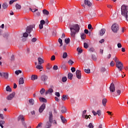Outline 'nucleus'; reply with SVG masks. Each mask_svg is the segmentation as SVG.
<instances>
[{
  "label": "nucleus",
  "mask_w": 128,
  "mask_h": 128,
  "mask_svg": "<svg viewBox=\"0 0 128 128\" xmlns=\"http://www.w3.org/2000/svg\"><path fill=\"white\" fill-rule=\"evenodd\" d=\"M58 42L60 44V46H62V40L60 38L58 40Z\"/></svg>",
  "instance_id": "obj_41"
},
{
  "label": "nucleus",
  "mask_w": 128,
  "mask_h": 128,
  "mask_svg": "<svg viewBox=\"0 0 128 128\" xmlns=\"http://www.w3.org/2000/svg\"><path fill=\"white\" fill-rule=\"evenodd\" d=\"M42 12L45 16H48L50 14V12L45 9L42 10Z\"/></svg>",
  "instance_id": "obj_20"
},
{
  "label": "nucleus",
  "mask_w": 128,
  "mask_h": 128,
  "mask_svg": "<svg viewBox=\"0 0 128 128\" xmlns=\"http://www.w3.org/2000/svg\"><path fill=\"white\" fill-rule=\"evenodd\" d=\"M61 112L62 114L66 112V108L64 106H62Z\"/></svg>",
  "instance_id": "obj_25"
},
{
  "label": "nucleus",
  "mask_w": 128,
  "mask_h": 128,
  "mask_svg": "<svg viewBox=\"0 0 128 128\" xmlns=\"http://www.w3.org/2000/svg\"><path fill=\"white\" fill-rule=\"evenodd\" d=\"M3 36H4V38H6V40H8V34L6 33V34H4Z\"/></svg>",
  "instance_id": "obj_45"
},
{
  "label": "nucleus",
  "mask_w": 128,
  "mask_h": 128,
  "mask_svg": "<svg viewBox=\"0 0 128 128\" xmlns=\"http://www.w3.org/2000/svg\"><path fill=\"white\" fill-rule=\"evenodd\" d=\"M100 72H106V68H104V67H102V68H100Z\"/></svg>",
  "instance_id": "obj_38"
},
{
  "label": "nucleus",
  "mask_w": 128,
  "mask_h": 128,
  "mask_svg": "<svg viewBox=\"0 0 128 128\" xmlns=\"http://www.w3.org/2000/svg\"><path fill=\"white\" fill-rule=\"evenodd\" d=\"M6 92H12V89L10 88V86H8L6 87Z\"/></svg>",
  "instance_id": "obj_37"
},
{
  "label": "nucleus",
  "mask_w": 128,
  "mask_h": 128,
  "mask_svg": "<svg viewBox=\"0 0 128 128\" xmlns=\"http://www.w3.org/2000/svg\"><path fill=\"white\" fill-rule=\"evenodd\" d=\"M50 60H56V56H54V55L52 56Z\"/></svg>",
  "instance_id": "obj_57"
},
{
  "label": "nucleus",
  "mask_w": 128,
  "mask_h": 128,
  "mask_svg": "<svg viewBox=\"0 0 128 128\" xmlns=\"http://www.w3.org/2000/svg\"><path fill=\"white\" fill-rule=\"evenodd\" d=\"M92 113L93 114L94 116H96L98 114L97 112H94V110H92Z\"/></svg>",
  "instance_id": "obj_64"
},
{
  "label": "nucleus",
  "mask_w": 128,
  "mask_h": 128,
  "mask_svg": "<svg viewBox=\"0 0 128 128\" xmlns=\"http://www.w3.org/2000/svg\"><path fill=\"white\" fill-rule=\"evenodd\" d=\"M4 123H5V122H4V120H1L0 121V125L4 124Z\"/></svg>",
  "instance_id": "obj_63"
},
{
  "label": "nucleus",
  "mask_w": 128,
  "mask_h": 128,
  "mask_svg": "<svg viewBox=\"0 0 128 128\" xmlns=\"http://www.w3.org/2000/svg\"><path fill=\"white\" fill-rule=\"evenodd\" d=\"M34 28V26L30 25L28 26H27L26 29V32H28V34H30L32 32V29Z\"/></svg>",
  "instance_id": "obj_7"
},
{
  "label": "nucleus",
  "mask_w": 128,
  "mask_h": 128,
  "mask_svg": "<svg viewBox=\"0 0 128 128\" xmlns=\"http://www.w3.org/2000/svg\"><path fill=\"white\" fill-rule=\"evenodd\" d=\"M76 74L78 80H80V78H82V72L80 70H76Z\"/></svg>",
  "instance_id": "obj_9"
},
{
  "label": "nucleus",
  "mask_w": 128,
  "mask_h": 128,
  "mask_svg": "<svg viewBox=\"0 0 128 128\" xmlns=\"http://www.w3.org/2000/svg\"><path fill=\"white\" fill-rule=\"evenodd\" d=\"M62 100L63 101H64L66 100H68V95H63L62 97Z\"/></svg>",
  "instance_id": "obj_17"
},
{
  "label": "nucleus",
  "mask_w": 128,
  "mask_h": 128,
  "mask_svg": "<svg viewBox=\"0 0 128 128\" xmlns=\"http://www.w3.org/2000/svg\"><path fill=\"white\" fill-rule=\"evenodd\" d=\"M24 83L23 78H20L19 79V84H24Z\"/></svg>",
  "instance_id": "obj_21"
},
{
  "label": "nucleus",
  "mask_w": 128,
  "mask_h": 128,
  "mask_svg": "<svg viewBox=\"0 0 128 128\" xmlns=\"http://www.w3.org/2000/svg\"><path fill=\"white\" fill-rule=\"evenodd\" d=\"M84 4L86 6H89V8H90L92 6V2L88 0H84Z\"/></svg>",
  "instance_id": "obj_14"
},
{
  "label": "nucleus",
  "mask_w": 128,
  "mask_h": 128,
  "mask_svg": "<svg viewBox=\"0 0 128 128\" xmlns=\"http://www.w3.org/2000/svg\"><path fill=\"white\" fill-rule=\"evenodd\" d=\"M110 92H116V87L114 86V83L110 84Z\"/></svg>",
  "instance_id": "obj_10"
},
{
  "label": "nucleus",
  "mask_w": 128,
  "mask_h": 128,
  "mask_svg": "<svg viewBox=\"0 0 128 128\" xmlns=\"http://www.w3.org/2000/svg\"><path fill=\"white\" fill-rule=\"evenodd\" d=\"M18 120H22V122L23 124V126H24V128H26V124L24 123V116L22 115H20L18 118Z\"/></svg>",
  "instance_id": "obj_6"
},
{
  "label": "nucleus",
  "mask_w": 128,
  "mask_h": 128,
  "mask_svg": "<svg viewBox=\"0 0 128 128\" xmlns=\"http://www.w3.org/2000/svg\"><path fill=\"white\" fill-rule=\"evenodd\" d=\"M121 14L124 16L128 22V6L126 5H122L121 8Z\"/></svg>",
  "instance_id": "obj_2"
},
{
  "label": "nucleus",
  "mask_w": 128,
  "mask_h": 128,
  "mask_svg": "<svg viewBox=\"0 0 128 128\" xmlns=\"http://www.w3.org/2000/svg\"><path fill=\"white\" fill-rule=\"evenodd\" d=\"M88 128H94V125H92V124L90 123V124L88 125Z\"/></svg>",
  "instance_id": "obj_56"
},
{
  "label": "nucleus",
  "mask_w": 128,
  "mask_h": 128,
  "mask_svg": "<svg viewBox=\"0 0 128 128\" xmlns=\"http://www.w3.org/2000/svg\"><path fill=\"white\" fill-rule=\"evenodd\" d=\"M71 70L72 72H76V68L74 67H72L71 68Z\"/></svg>",
  "instance_id": "obj_61"
},
{
  "label": "nucleus",
  "mask_w": 128,
  "mask_h": 128,
  "mask_svg": "<svg viewBox=\"0 0 128 128\" xmlns=\"http://www.w3.org/2000/svg\"><path fill=\"white\" fill-rule=\"evenodd\" d=\"M110 66H114V61H112L110 63Z\"/></svg>",
  "instance_id": "obj_60"
},
{
  "label": "nucleus",
  "mask_w": 128,
  "mask_h": 128,
  "mask_svg": "<svg viewBox=\"0 0 128 128\" xmlns=\"http://www.w3.org/2000/svg\"><path fill=\"white\" fill-rule=\"evenodd\" d=\"M80 38L82 40H86V35L84 33H82L80 34Z\"/></svg>",
  "instance_id": "obj_29"
},
{
  "label": "nucleus",
  "mask_w": 128,
  "mask_h": 128,
  "mask_svg": "<svg viewBox=\"0 0 128 128\" xmlns=\"http://www.w3.org/2000/svg\"><path fill=\"white\" fill-rule=\"evenodd\" d=\"M8 5L7 2H4L2 5V7L4 10H6V8H8Z\"/></svg>",
  "instance_id": "obj_18"
},
{
  "label": "nucleus",
  "mask_w": 128,
  "mask_h": 128,
  "mask_svg": "<svg viewBox=\"0 0 128 128\" xmlns=\"http://www.w3.org/2000/svg\"><path fill=\"white\" fill-rule=\"evenodd\" d=\"M68 64H69L70 66H72L73 64H74V61H72V60H70L68 61Z\"/></svg>",
  "instance_id": "obj_47"
},
{
  "label": "nucleus",
  "mask_w": 128,
  "mask_h": 128,
  "mask_svg": "<svg viewBox=\"0 0 128 128\" xmlns=\"http://www.w3.org/2000/svg\"><path fill=\"white\" fill-rule=\"evenodd\" d=\"M14 96H16V92H13L12 94L8 96L6 100H12L14 97Z\"/></svg>",
  "instance_id": "obj_8"
},
{
  "label": "nucleus",
  "mask_w": 128,
  "mask_h": 128,
  "mask_svg": "<svg viewBox=\"0 0 128 128\" xmlns=\"http://www.w3.org/2000/svg\"><path fill=\"white\" fill-rule=\"evenodd\" d=\"M116 67L118 68L120 72H122V68H124V64H122V62L120 61L119 62H117L116 63Z\"/></svg>",
  "instance_id": "obj_5"
},
{
  "label": "nucleus",
  "mask_w": 128,
  "mask_h": 128,
  "mask_svg": "<svg viewBox=\"0 0 128 128\" xmlns=\"http://www.w3.org/2000/svg\"><path fill=\"white\" fill-rule=\"evenodd\" d=\"M64 42L66 44H70V38H66Z\"/></svg>",
  "instance_id": "obj_32"
},
{
  "label": "nucleus",
  "mask_w": 128,
  "mask_h": 128,
  "mask_svg": "<svg viewBox=\"0 0 128 128\" xmlns=\"http://www.w3.org/2000/svg\"><path fill=\"white\" fill-rule=\"evenodd\" d=\"M15 6L17 10H20L22 8V6L18 4H16Z\"/></svg>",
  "instance_id": "obj_31"
},
{
  "label": "nucleus",
  "mask_w": 128,
  "mask_h": 128,
  "mask_svg": "<svg viewBox=\"0 0 128 128\" xmlns=\"http://www.w3.org/2000/svg\"><path fill=\"white\" fill-rule=\"evenodd\" d=\"M86 110H84L83 111L82 115V118H86V120H88V118H90V116L92 118V116L90 115H89V116L86 115Z\"/></svg>",
  "instance_id": "obj_12"
},
{
  "label": "nucleus",
  "mask_w": 128,
  "mask_h": 128,
  "mask_svg": "<svg viewBox=\"0 0 128 128\" xmlns=\"http://www.w3.org/2000/svg\"><path fill=\"white\" fill-rule=\"evenodd\" d=\"M77 51L78 52L79 54H82V50L80 48H77Z\"/></svg>",
  "instance_id": "obj_49"
},
{
  "label": "nucleus",
  "mask_w": 128,
  "mask_h": 128,
  "mask_svg": "<svg viewBox=\"0 0 128 128\" xmlns=\"http://www.w3.org/2000/svg\"><path fill=\"white\" fill-rule=\"evenodd\" d=\"M23 36L24 38H28V33L27 32H24L23 34Z\"/></svg>",
  "instance_id": "obj_44"
},
{
  "label": "nucleus",
  "mask_w": 128,
  "mask_h": 128,
  "mask_svg": "<svg viewBox=\"0 0 128 128\" xmlns=\"http://www.w3.org/2000/svg\"><path fill=\"white\" fill-rule=\"evenodd\" d=\"M20 74H22V70H18L15 71V74H16V76H18Z\"/></svg>",
  "instance_id": "obj_35"
},
{
  "label": "nucleus",
  "mask_w": 128,
  "mask_h": 128,
  "mask_svg": "<svg viewBox=\"0 0 128 128\" xmlns=\"http://www.w3.org/2000/svg\"><path fill=\"white\" fill-rule=\"evenodd\" d=\"M29 103L31 106H34V99L29 100Z\"/></svg>",
  "instance_id": "obj_27"
},
{
  "label": "nucleus",
  "mask_w": 128,
  "mask_h": 128,
  "mask_svg": "<svg viewBox=\"0 0 128 128\" xmlns=\"http://www.w3.org/2000/svg\"><path fill=\"white\" fill-rule=\"evenodd\" d=\"M104 34H106V28H102L100 32V34L102 36Z\"/></svg>",
  "instance_id": "obj_26"
},
{
  "label": "nucleus",
  "mask_w": 128,
  "mask_h": 128,
  "mask_svg": "<svg viewBox=\"0 0 128 128\" xmlns=\"http://www.w3.org/2000/svg\"><path fill=\"white\" fill-rule=\"evenodd\" d=\"M40 24H46V22L44 21V20H40Z\"/></svg>",
  "instance_id": "obj_62"
},
{
  "label": "nucleus",
  "mask_w": 128,
  "mask_h": 128,
  "mask_svg": "<svg viewBox=\"0 0 128 128\" xmlns=\"http://www.w3.org/2000/svg\"><path fill=\"white\" fill-rule=\"evenodd\" d=\"M88 30H94V28H92V24H88Z\"/></svg>",
  "instance_id": "obj_55"
},
{
  "label": "nucleus",
  "mask_w": 128,
  "mask_h": 128,
  "mask_svg": "<svg viewBox=\"0 0 128 128\" xmlns=\"http://www.w3.org/2000/svg\"><path fill=\"white\" fill-rule=\"evenodd\" d=\"M55 96H58V98H60V94L58 92H56Z\"/></svg>",
  "instance_id": "obj_52"
},
{
  "label": "nucleus",
  "mask_w": 128,
  "mask_h": 128,
  "mask_svg": "<svg viewBox=\"0 0 128 128\" xmlns=\"http://www.w3.org/2000/svg\"><path fill=\"white\" fill-rule=\"evenodd\" d=\"M66 80H67L66 77H62V82H66Z\"/></svg>",
  "instance_id": "obj_51"
},
{
  "label": "nucleus",
  "mask_w": 128,
  "mask_h": 128,
  "mask_svg": "<svg viewBox=\"0 0 128 128\" xmlns=\"http://www.w3.org/2000/svg\"><path fill=\"white\" fill-rule=\"evenodd\" d=\"M3 76L5 78L8 79V72H4L3 73Z\"/></svg>",
  "instance_id": "obj_30"
},
{
  "label": "nucleus",
  "mask_w": 128,
  "mask_h": 128,
  "mask_svg": "<svg viewBox=\"0 0 128 128\" xmlns=\"http://www.w3.org/2000/svg\"><path fill=\"white\" fill-rule=\"evenodd\" d=\"M38 64H44V60L41 58H38Z\"/></svg>",
  "instance_id": "obj_23"
},
{
  "label": "nucleus",
  "mask_w": 128,
  "mask_h": 128,
  "mask_svg": "<svg viewBox=\"0 0 128 128\" xmlns=\"http://www.w3.org/2000/svg\"><path fill=\"white\" fill-rule=\"evenodd\" d=\"M44 108H46V104H43L39 108V112H44Z\"/></svg>",
  "instance_id": "obj_13"
},
{
  "label": "nucleus",
  "mask_w": 128,
  "mask_h": 128,
  "mask_svg": "<svg viewBox=\"0 0 128 128\" xmlns=\"http://www.w3.org/2000/svg\"><path fill=\"white\" fill-rule=\"evenodd\" d=\"M72 76H74V74H72L70 72L68 74V78L69 80H72Z\"/></svg>",
  "instance_id": "obj_28"
},
{
  "label": "nucleus",
  "mask_w": 128,
  "mask_h": 128,
  "mask_svg": "<svg viewBox=\"0 0 128 128\" xmlns=\"http://www.w3.org/2000/svg\"><path fill=\"white\" fill-rule=\"evenodd\" d=\"M54 118L52 116V112H49L48 121L46 122L45 128H50L52 127V124L54 122Z\"/></svg>",
  "instance_id": "obj_3"
},
{
  "label": "nucleus",
  "mask_w": 128,
  "mask_h": 128,
  "mask_svg": "<svg viewBox=\"0 0 128 128\" xmlns=\"http://www.w3.org/2000/svg\"><path fill=\"white\" fill-rule=\"evenodd\" d=\"M48 77L46 75H42L40 77L41 80L44 82H46L48 80Z\"/></svg>",
  "instance_id": "obj_11"
},
{
  "label": "nucleus",
  "mask_w": 128,
  "mask_h": 128,
  "mask_svg": "<svg viewBox=\"0 0 128 128\" xmlns=\"http://www.w3.org/2000/svg\"><path fill=\"white\" fill-rule=\"evenodd\" d=\"M39 100H40V102H46V99L42 98V97H40L39 98Z\"/></svg>",
  "instance_id": "obj_24"
},
{
  "label": "nucleus",
  "mask_w": 128,
  "mask_h": 128,
  "mask_svg": "<svg viewBox=\"0 0 128 128\" xmlns=\"http://www.w3.org/2000/svg\"><path fill=\"white\" fill-rule=\"evenodd\" d=\"M84 48H88V44L86 42H84Z\"/></svg>",
  "instance_id": "obj_43"
},
{
  "label": "nucleus",
  "mask_w": 128,
  "mask_h": 128,
  "mask_svg": "<svg viewBox=\"0 0 128 128\" xmlns=\"http://www.w3.org/2000/svg\"><path fill=\"white\" fill-rule=\"evenodd\" d=\"M30 10H31V12H38V9H32V8H29Z\"/></svg>",
  "instance_id": "obj_39"
},
{
  "label": "nucleus",
  "mask_w": 128,
  "mask_h": 128,
  "mask_svg": "<svg viewBox=\"0 0 128 128\" xmlns=\"http://www.w3.org/2000/svg\"><path fill=\"white\" fill-rule=\"evenodd\" d=\"M108 102V100L106 98H104L102 100V104L104 106H106V102Z\"/></svg>",
  "instance_id": "obj_22"
},
{
  "label": "nucleus",
  "mask_w": 128,
  "mask_h": 128,
  "mask_svg": "<svg viewBox=\"0 0 128 128\" xmlns=\"http://www.w3.org/2000/svg\"><path fill=\"white\" fill-rule=\"evenodd\" d=\"M32 80H38V76L37 75H32L31 76Z\"/></svg>",
  "instance_id": "obj_19"
},
{
  "label": "nucleus",
  "mask_w": 128,
  "mask_h": 128,
  "mask_svg": "<svg viewBox=\"0 0 128 128\" xmlns=\"http://www.w3.org/2000/svg\"><path fill=\"white\" fill-rule=\"evenodd\" d=\"M97 114H98V116H101L102 114V111H100V110H98L97 111Z\"/></svg>",
  "instance_id": "obj_54"
},
{
  "label": "nucleus",
  "mask_w": 128,
  "mask_h": 128,
  "mask_svg": "<svg viewBox=\"0 0 128 128\" xmlns=\"http://www.w3.org/2000/svg\"><path fill=\"white\" fill-rule=\"evenodd\" d=\"M111 28L113 32H118V30H119L118 24H113Z\"/></svg>",
  "instance_id": "obj_4"
},
{
  "label": "nucleus",
  "mask_w": 128,
  "mask_h": 128,
  "mask_svg": "<svg viewBox=\"0 0 128 128\" xmlns=\"http://www.w3.org/2000/svg\"><path fill=\"white\" fill-rule=\"evenodd\" d=\"M36 68H37L38 70H42V68H42V66H40V65L38 64L37 66H36Z\"/></svg>",
  "instance_id": "obj_40"
},
{
  "label": "nucleus",
  "mask_w": 128,
  "mask_h": 128,
  "mask_svg": "<svg viewBox=\"0 0 128 128\" xmlns=\"http://www.w3.org/2000/svg\"><path fill=\"white\" fill-rule=\"evenodd\" d=\"M53 70H58V66L55 65L53 67Z\"/></svg>",
  "instance_id": "obj_46"
},
{
  "label": "nucleus",
  "mask_w": 128,
  "mask_h": 128,
  "mask_svg": "<svg viewBox=\"0 0 128 128\" xmlns=\"http://www.w3.org/2000/svg\"><path fill=\"white\" fill-rule=\"evenodd\" d=\"M116 92H117L118 94V96H120V93L122 92V91L120 90H116Z\"/></svg>",
  "instance_id": "obj_58"
},
{
  "label": "nucleus",
  "mask_w": 128,
  "mask_h": 128,
  "mask_svg": "<svg viewBox=\"0 0 128 128\" xmlns=\"http://www.w3.org/2000/svg\"><path fill=\"white\" fill-rule=\"evenodd\" d=\"M84 72H86V74H90V69H85Z\"/></svg>",
  "instance_id": "obj_42"
},
{
  "label": "nucleus",
  "mask_w": 128,
  "mask_h": 128,
  "mask_svg": "<svg viewBox=\"0 0 128 128\" xmlns=\"http://www.w3.org/2000/svg\"><path fill=\"white\" fill-rule=\"evenodd\" d=\"M36 40H38V39L36 38H32V42H36Z\"/></svg>",
  "instance_id": "obj_53"
},
{
  "label": "nucleus",
  "mask_w": 128,
  "mask_h": 128,
  "mask_svg": "<svg viewBox=\"0 0 128 128\" xmlns=\"http://www.w3.org/2000/svg\"><path fill=\"white\" fill-rule=\"evenodd\" d=\"M60 118L63 124H66V119L64 117L62 116H60Z\"/></svg>",
  "instance_id": "obj_16"
},
{
  "label": "nucleus",
  "mask_w": 128,
  "mask_h": 128,
  "mask_svg": "<svg viewBox=\"0 0 128 128\" xmlns=\"http://www.w3.org/2000/svg\"><path fill=\"white\" fill-rule=\"evenodd\" d=\"M70 30L71 32L70 36L72 38L76 36V34L80 32V26L78 24H74L70 26Z\"/></svg>",
  "instance_id": "obj_1"
},
{
  "label": "nucleus",
  "mask_w": 128,
  "mask_h": 128,
  "mask_svg": "<svg viewBox=\"0 0 128 128\" xmlns=\"http://www.w3.org/2000/svg\"><path fill=\"white\" fill-rule=\"evenodd\" d=\"M92 59L93 60H94L95 62H96L97 58H96V55L92 54Z\"/></svg>",
  "instance_id": "obj_33"
},
{
  "label": "nucleus",
  "mask_w": 128,
  "mask_h": 128,
  "mask_svg": "<svg viewBox=\"0 0 128 128\" xmlns=\"http://www.w3.org/2000/svg\"><path fill=\"white\" fill-rule=\"evenodd\" d=\"M44 92H46V90L44 88H42L40 90V94H44Z\"/></svg>",
  "instance_id": "obj_34"
},
{
  "label": "nucleus",
  "mask_w": 128,
  "mask_h": 128,
  "mask_svg": "<svg viewBox=\"0 0 128 128\" xmlns=\"http://www.w3.org/2000/svg\"><path fill=\"white\" fill-rule=\"evenodd\" d=\"M42 124L40 122L38 124V125L36 126V128H42Z\"/></svg>",
  "instance_id": "obj_48"
},
{
  "label": "nucleus",
  "mask_w": 128,
  "mask_h": 128,
  "mask_svg": "<svg viewBox=\"0 0 128 128\" xmlns=\"http://www.w3.org/2000/svg\"><path fill=\"white\" fill-rule=\"evenodd\" d=\"M115 62H116V64L117 62H120V61L118 60V58L116 57H114V58H113Z\"/></svg>",
  "instance_id": "obj_50"
},
{
  "label": "nucleus",
  "mask_w": 128,
  "mask_h": 128,
  "mask_svg": "<svg viewBox=\"0 0 128 128\" xmlns=\"http://www.w3.org/2000/svg\"><path fill=\"white\" fill-rule=\"evenodd\" d=\"M68 58V53L66 52H64L62 55V58Z\"/></svg>",
  "instance_id": "obj_36"
},
{
  "label": "nucleus",
  "mask_w": 128,
  "mask_h": 128,
  "mask_svg": "<svg viewBox=\"0 0 128 128\" xmlns=\"http://www.w3.org/2000/svg\"><path fill=\"white\" fill-rule=\"evenodd\" d=\"M39 28L40 30H42V28H44V25L42 24H39Z\"/></svg>",
  "instance_id": "obj_59"
},
{
  "label": "nucleus",
  "mask_w": 128,
  "mask_h": 128,
  "mask_svg": "<svg viewBox=\"0 0 128 128\" xmlns=\"http://www.w3.org/2000/svg\"><path fill=\"white\" fill-rule=\"evenodd\" d=\"M52 92H54V90H52V88H50L46 92V94H52Z\"/></svg>",
  "instance_id": "obj_15"
}]
</instances>
